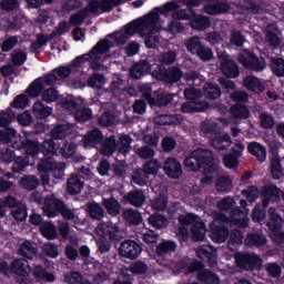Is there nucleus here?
<instances>
[{
    "instance_id": "nucleus-59",
    "label": "nucleus",
    "mask_w": 284,
    "mask_h": 284,
    "mask_svg": "<svg viewBox=\"0 0 284 284\" xmlns=\"http://www.w3.org/2000/svg\"><path fill=\"white\" fill-rule=\"evenodd\" d=\"M244 88L250 92L261 91V80L254 75H248L244 79L243 82Z\"/></svg>"
},
{
    "instance_id": "nucleus-46",
    "label": "nucleus",
    "mask_w": 284,
    "mask_h": 284,
    "mask_svg": "<svg viewBox=\"0 0 284 284\" xmlns=\"http://www.w3.org/2000/svg\"><path fill=\"white\" fill-rule=\"evenodd\" d=\"M230 112L234 119H250V109L245 104L236 103L231 106Z\"/></svg>"
},
{
    "instance_id": "nucleus-4",
    "label": "nucleus",
    "mask_w": 284,
    "mask_h": 284,
    "mask_svg": "<svg viewBox=\"0 0 284 284\" xmlns=\"http://www.w3.org/2000/svg\"><path fill=\"white\" fill-rule=\"evenodd\" d=\"M173 17L175 19H183L184 21H190V27L193 30H197L199 32H204V30H207L212 26V21L210 20V17L197 14L194 12V10H180L174 11Z\"/></svg>"
},
{
    "instance_id": "nucleus-25",
    "label": "nucleus",
    "mask_w": 284,
    "mask_h": 284,
    "mask_svg": "<svg viewBox=\"0 0 284 284\" xmlns=\"http://www.w3.org/2000/svg\"><path fill=\"white\" fill-rule=\"evenodd\" d=\"M88 4L91 14H99V10L101 12H112L114 10V6L110 0H90Z\"/></svg>"
},
{
    "instance_id": "nucleus-11",
    "label": "nucleus",
    "mask_w": 284,
    "mask_h": 284,
    "mask_svg": "<svg viewBox=\"0 0 284 284\" xmlns=\"http://www.w3.org/2000/svg\"><path fill=\"white\" fill-rule=\"evenodd\" d=\"M211 241L213 243H225L230 239V230L221 221H213L209 225Z\"/></svg>"
},
{
    "instance_id": "nucleus-47",
    "label": "nucleus",
    "mask_w": 284,
    "mask_h": 284,
    "mask_svg": "<svg viewBox=\"0 0 284 284\" xmlns=\"http://www.w3.org/2000/svg\"><path fill=\"white\" fill-rule=\"evenodd\" d=\"M158 125H181V115L164 114L156 118Z\"/></svg>"
},
{
    "instance_id": "nucleus-55",
    "label": "nucleus",
    "mask_w": 284,
    "mask_h": 284,
    "mask_svg": "<svg viewBox=\"0 0 284 284\" xmlns=\"http://www.w3.org/2000/svg\"><path fill=\"white\" fill-rule=\"evenodd\" d=\"M60 154L63 159H72L77 154V143L64 141L60 148Z\"/></svg>"
},
{
    "instance_id": "nucleus-12",
    "label": "nucleus",
    "mask_w": 284,
    "mask_h": 284,
    "mask_svg": "<svg viewBox=\"0 0 284 284\" xmlns=\"http://www.w3.org/2000/svg\"><path fill=\"white\" fill-rule=\"evenodd\" d=\"M197 258L206 263L209 267H216L219 265V252L214 246L202 245L196 250Z\"/></svg>"
},
{
    "instance_id": "nucleus-3",
    "label": "nucleus",
    "mask_w": 284,
    "mask_h": 284,
    "mask_svg": "<svg viewBox=\"0 0 284 284\" xmlns=\"http://www.w3.org/2000/svg\"><path fill=\"white\" fill-rule=\"evenodd\" d=\"M184 165L191 172H199V170H205L207 174H215L219 166L214 161V152L199 148L194 150L185 160Z\"/></svg>"
},
{
    "instance_id": "nucleus-35",
    "label": "nucleus",
    "mask_w": 284,
    "mask_h": 284,
    "mask_svg": "<svg viewBox=\"0 0 284 284\" xmlns=\"http://www.w3.org/2000/svg\"><path fill=\"white\" fill-rule=\"evenodd\" d=\"M232 7L227 2H215L204 7L206 14H227Z\"/></svg>"
},
{
    "instance_id": "nucleus-64",
    "label": "nucleus",
    "mask_w": 284,
    "mask_h": 284,
    "mask_svg": "<svg viewBox=\"0 0 284 284\" xmlns=\"http://www.w3.org/2000/svg\"><path fill=\"white\" fill-rule=\"evenodd\" d=\"M148 272V264L143 261H135L130 265V273L136 274L138 276H141V274H145Z\"/></svg>"
},
{
    "instance_id": "nucleus-52",
    "label": "nucleus",
    "mask_w": 284,
    "mask_h": 284,
    "mask_svg": "<svg viewBox=\"0 0 284 284\" xmlns=\"http://www.w3.org/2000/svg\"><path fill=\"white\" fill-rule=\"evenodd\" d=\"M271 176L274 181H278L283 176V164L278 158L271 160Z\"/></svg>"
},
{
    "instance_id": "nucleus-14",
    "label": "nucleus",
    "mask_w": 284,
    "mask_h": 284,
    "mask_svg": "<svg viewBox=\"0 0 284 284\" xmlns=\"http://www.w3.org/2000/svg\"><path fill=\"white\" fill-rule=\"evenodd\" d=\"M63 200H60L54 195H47L42 205V210L49 219H54L55 216H59V211L61 210Z\"/></svg>"
},
{
    "instance_id": "nucleus-28",
    "label": "nucleus",
    "mask_w": 284,
    "mask_h": 284,
    "mask_svg": "<svg viewBox=\"0 0 284 284\" xmlns=\"http://www.w3.org/2000/svg\"><path fill=\"white\" fill-rule=\"evenodd\" d=\"M203 93L205 99H209V101H216V99H221V94H223V91H221V87L214 82H206L203 85Z\"/></svg>"
},
{
    "instance_id": "nucleus-37",
    "label": "nucleus",
    "mask_w": 284,
    "mask_h": 284,
    "mask_svg": "<svg viewBox=\"0 0 284 284\" xmlns=\"http://www.w3.org/2000/svg\"><path fill=\"white\" fill-rule=\"evenodd\" d=\"M89 14H92L90 10V4H87L83 9H80L77 13H73L69 21L71 26H83V21L88 19Z\"/></svg>"
},
{
    "instance_id": "nucleus-48",
    "label": "nucleus",
    "mask_w": 284,
    "mask_h": 284,
    "mask_svg": "<svg viewBox=\"0 0 284 284\" xmlns=\"http://www.w3.org/2000/svg\"><path fill=\"white\" fill-rule=\"evenodd\" d=\"M40 181L37 175H26L24 178L20 179V185L23 187V190H29V192H32V190H37L39 187Z\"/></svg>"
},
{
    "instance_id": "nucleus-32",
    "label": "nucleus",
    "mask_w": 284,
    "mask_h": 284,
    "mask_svg": "<svg viewBox=\"0 0 284 284\" xmlns=\"http://www.w3.org/2000/svg\"><path fill=\"white\" fill-rule=\"evenodd\" d=\"M38 252L39 250L31 241H24L22 244H20V247L18 250V254H20V256H23L24 258H29V261H32V258L37 256Z\"/></svg>"
},
{
    "instance_id": "nucleus-61",
    "label": "nucleus",
    "mask_w": 284,
    "mask_h": 284,
    "mask_svg": "<svg viewBox=\"0 0 284 284\" xmlns=\"http://www.w3.org/2000/svg\"><path fill=\"white\" fill-rule=\"evenodd\" d=\"M120 146L119 152L120 154H128L130 150H132V136L130 134H123L119 138Z\"/></svg>"
},
{
    "instance_id": "nucleus-19",
    "label": "nucleus",
    "mask_w": 284,
    "mask_h": 284,
    "mask_svg": "<svg viewBox=\"0 0 284 284\" xmlns=\"http://www.w3.org/2000/svg\"><path fill=\"white\" fill-rule=\"evenodd\" d=\"M207 110H210V104L199 100H189L181 105V112H183L184 114H196L199 112H205Z\"/></svg>"
},
{
    "instance_id": "nucleus-56",
    "label": "nucleus",
    "mask_w": 284,
    "mask_h": 284,
    "mask_svg": "<svg viewBox=\"0 0 284 284\" xmlns=\"http://www.w3.org/2000/svg\"><path fill=\"white\" fill-rule=\"evenodd\" d=\"M142 170L148 175L156 174L161 170V161L156 159L149 160L144 162Z\"/></svg>"
},
{
    "instance_id": "nucleus-26",
    "label": "nucleus",
    "mask_w": 284,
    "mask_h": 284,
    "mask_svg": "<svg viewBox=\"0 0 284 284\" xmlns=\"http://www.w3.org/2000/svg\"><path fill=\"white\" fill-rule=\"evenodd\" d=\"M112 50V41L108 38H104L95 43L92 49L89 51L90 54L97 59V57H103V54H108V52Z\"/></svg>"
},
{
    "instance_id": "nucleus-29",
    "label": "nucleus",
    "mask_w": 284,
    "mask_h": 284,
    "mask_svg": "<svg viewBox=\"0 0 284 284\" xmlns=\"http://www.w3.org/2000/svg\"><path fill=\"white\" fill-rule=\"evenodd\" d=\"M196 281L202 284H219L221 283V277L216 275V273L212 272L210 268H202L200 274H196Z\"/></svg>"
},
{
    "instance_id": "nucleus-58",
    "label": "nucleus",
    "mask_w": 284,
    "mask_h": 284,
    "mask_svg": "<svg viewBox=\"0 0 284 284\" xmlns=\"http://www.w3.org/2000/svg\"><path fill=\"white\" fill-rule=\"evenodd\" d=\"M17 119V113L8 108L6 111L0 112V128H8L12 121Z\"/></svg>"
},
{
    "instance_id": "nucleus-45",
    "label": "nucleus",
    "mask_w": 284,
    "mask_h": 284,
    "mask_svg": "<svg viewBox=\"0 0 284 284\" xmlns=\"http://www.w3.org/2000/svg\"><path fill=\"white\" fill-rule=\"evenodd\" d=\"M40 233L48 241H54L57 239V226L52 224V222H43L40 225Z\"/></svg>"
},
{
    "instance_id": "nucleus-53",
    "label": "nucleus",
    "mask_w": 284,
    "mask_h": 284,
    "mask_svg": "<svg viewBox=\"0 0 284 284\" xmlns=\"http://www.w3.org/2000/svg\"><path fill=\"white\" fill-rule=\"evenodd\" d=\"M33 276L40 278V281H45L47 283H54V274L47 272L43 266H36L33 270Z\"/></svg>"
},
{
    "instance_id": "nucleus-39",
    "label": "nucleus",
    "mask_w": 284,
    "mask_h": 284,
    "mask_svg": "<svg viewBox=\"0 0 284 284\" xmlns=\"http://www.w3.org/2000/svg\"><path fill=\"white\" fill-rule=\"evenodd\" d=\"M205 232H207V230L205 229V223L203 222H196L191 226V236L195 243L205 241Z\"/></svg>"
},
{
    "instance_id": "nucleus-33",
    "label": "nucleus",
    "mask_w": 284,
    "mask_h": 284,
    "mask_svg": "<svg viewBox=\"0 0 284 284\" xmlns=\"http://www.w3.org/2000/svg\"><path fill=\"white\" fill-rule=\"evenodd\" d=\"M268 216V230H271V232H280L281 227H283V217H281V214L276 212V209H270Z\"/></svg>"
},
{
    "instance_id": "nucleus-9",
    "label": "nucleus",
    "mask_w": 284,
    "mask_h": 284,
    "mask_svg": "<svg viewBox=\"0 0 284 284\" xmlns=\"http://www.w3.org/2000/svg\"><path fill=\"white\" fill-rule=\"evenodd\" d=\"M239 61L246 70H252L253 72H263L265 68V62H262L258 55L250 50H245L240 55Z\"/></svg>"
},
{
    "instance_id": "nucleus-42",
    "label": "nucleus",
    "mask_w": 284,
    "mask_h": 284,
    "mask_svg": "<svg viewBox=\"0 0 284 284\" xmlns=\"http://www.w3.org/2000/svg\"><path fill=\"white\" fill-rule=\"evenodd\" d=\"M32 112L36 119H48L52 114V108L45 106L41 101H37L33 104Z\"/></svg>"
},
{
    "instance_id": "nucleus-24",
    "label": "nucleus",
    "mask_w": 284,
    "mask_h": 284,
    "mask_svg": "<svg viewBox=\"0 0 284 284\" xmlns=\"http://www.w3.org/2000/svg\"><path fill=\"white\" fill-rule=\"evenodd\" d=\"M83 185V176L72 174L67 182V192L68 194H71V196H77V194H81Z\"/></svg>"
},
{
    "instance_id": "nucleus-50",
    "label": "nucleus",
    "mask_w": 284,
    "mask_h": 284,
    "mask_svg": "<svg viewBox=\"0 0 284 284\" xmlns=\"http://www.w3.org/2000/svg\"><path fill=\"white\" fill-rule=\"evenodd\" d=\"M88 212L94 221H101V219L105 216V210H103V206L97 202H92L88 205Z\"/></svg>"
},
{
    "instance_id": "nucleus-62",
    "label": "nucleus",
    "mask_w": 284,
    "mask_h": 284,
    "mask_svg": "<svg viewBox=\"0 0 284 284\" xmlns=\"http://www.w3.org/2000/svg\"><path fill=\"white\" fill-rule=\"evenodd\" d=\"M275 123L276 122H274V116H272L270 113L262 112L260 114V125L262 130H272Z\"/></svg>"
},
{
    "instance_id": "nucleus-60",
    "label": "nucleus",
    "mask_w": 284,
    "mask_h": 284,
    "mask_svg": "<svg viewBox=\"0 0 284 284\" xmlns=\"http://www.w3.org/2000/svg\"><path fill=\"white\" fill-rule=\"evenodd\" d=\"M74 119L78 123H85L92 119V109L82 108L74 112Z\"/></svg>"
},
{
    "instance_id": "nucleus-21",
    "label": "nucleus",
    "mask_w": 284,
    "mask_h": 284,
    "mask_svg": "<svg viewBox=\"0 0 284 284\" xmlns=\"http://www.w3.org/2000/svg\"><path fill=\"white\" fill-rule=\"evenodd\" d=\"M247 152L252 156H255L260 163H265L267 160V148L256 141L250 142L247 144Z\"/></svg>"
},
{
    "instance_id": "nucleus-18",
    "label": "nucleus",
    "mask_w": 284,
    "mask_h": 284,
    "mask_svg": "<svg viewBox=\"0 0 284 284\" xmlns=\"http://www.w3.org/2000/svg\"><path fill=\"white\" fill-rule=\"evenodd\" d=\"M101 143H103V131L99 128L91 129L83 135L84 148H97Z\"/></svg>"
},
{
    "instance_id": "nucleus-57",
    "label": "nucleus",
    "mask_w": 284,
    "mask_h": 284,
    "mask_svg": "<svg viewBox=\"0 0 284 284\" xmlns=\"http://www.w3.org/2000/svg\"><path fill=\"white\" fill-rule=\"evenodd\" d=\"M123 216L128 223H131V225H140L141 221H143L141 213L132 209L124 211Z\"/></svg>"
},
{
    "instance_id": "nucleus-49",
    "label": "nucleus",
    "mask_w": 284,
    "mask_h": 284,
    "mask_svg": "<svg viewBox=\"0 0 284 284\" xmlns=\"http://www.w3.org/2000/svg\"><path fill=\"white\" fill-rule=\"evenodd\" d=\"M11 216L14 219V221L23 223V221L28 219V205H26V203L22 202L13 210H11Z\"/></svg>"
},
{
    "instance_id": "nucleus-34",
    "label": "nucleus",
    "mask_w": 284,
    "mask_h": 284,
    "mask_svg": "<svg viewBox=\"0 0 284 284\" xmlns=\"http://www.w3.org/2000/svg\"><path fill=\"white\" fill-rule=\"evenodd\" d=\"M148 223L151 227H154V230H165L170 224L168 217L161 213L151 214L148 219Z\"/></svg>"
},
{
    "instance_id": "nucleus-54",
    "label": "nucleus",
    "mask_w": 284,
    "mask_h": 284,
    "mask_svg": "<svg viewBox=\"0 0 284 284\" xmlns=\"http://www.w3.org/2000/svg\"><path fill=\"white\" fill-rule=\"evenodd\" d=\"M19 139L17 136V130L6 126L4 130H0V141L1 143H13Z\"/></svg>"
},
{
    "instance_id": "nucleus-17",
    "label": "nucleus",
    "mask_w": 284,
    "mask_h": 284,
    "mask_svg": "<svg viewBox=\"0 0 284 284\" xmlns=\"http://www.w3.org/2000/svg\"><path fill=\"white\" fill-rule=\"evenodd\" d=\"M163 170L169 179H179L183 174V168L176 158H168L164 161Z\"/></svg>"
},
{
    "instance_id": "nucleus-36",
    "label": "nucleus",
    "mask_w": 284,
    "mask_h": 284,
    "mask_svg": "<svg viewBox=\"0 0 284 284\" xmlns=\"http://www.w3.org/2000/svg\"><path fill=\"white\" fill-rule=\"evenodd\" d=\"M126 201L133 207H141L145 203V192L143 190L130 191L126 195Z\"/></svg>"
},
{
    "instance_id": "nucleus-6",
    "label": "nucleus",
    "mask_w": 284,
    "mask_h": 284,
    "mask_svg": "<svg viewBox=\"0 0 284 284\" xmlns=\"http://www.w3.org/2000/svg\"><path fill=\"white\" fill-rule=\"evenodd\" d=\"M12 148L16 150H23L26 152L23 155L29 159L30 156L37 159L40 152L43 154V144L39 143L37 140H30L28 134H24V136L19 135L18 139L12 142Z\"/></svg>"
},
{
    "instance_id": "nucleus-1",
    "label": "nucleus",
    "mask_w": 284,
    "mask_h": 284,
    "mask_svg": "<svg viewBox=\"0 0 284 284\" xmlns=\"http://www.w3.org/2000/svg\"><path fill=\"white\" fill-rule=\"evenodd\" d=\"M176 10H179V3L174 0L164 3L162 7H156L146 16L128 23L125 26L124 33L128 37H132L138 32L140 37L145 38V34L156 30V23L161 21V14L163 17H168L170 12H176Z\"/></svg>"
},
{
    "instance_id": "nucleus-15",
    "label": "nucleus",
    "mask_w": 284,
    "mask_h": 284,
    "mask_svg": "<svg viewBox=\"0 0 284 284\" xmlns=\"http://www.w3.org/2000/svg\"><path fill=\"white\" fill-rule=\"evenodd\" d=\"M178 267L185 276H190V274H200L205 264L199 260H181L178 263Z\"/></svg>"
},
{
    "instance_id": "nucleus-7",
    "label": "nucleus",
    "mask_w": 284,
    "mask_h": 284,
    "mask_svg": "<svg viewBox=\"0 0 284 284\" xmlns=\"http://www.w3.org/2000/svg\"><path fill=\"white\" fill-rule=\"evenodd\" d=\"M241 206L234 207L229 216L230 223L233 225H236V227H241L242 230H245V227H248L250 225V219H247V201L241 200L240 201Z\"/></svg>"
},
{
    "instance_id": "nucleus-23",
    "label": "nucleus",
    "mask_w": 284,
    "mask_h": 284,
    "mask_svg": "<svg viewBox=\"0 0 284 284\" xmlns=\"http://www.w3.org/2000/svg\"><path fill=\"white\" fill-rule=\"evenodd\" d=\"M119 144L116 143V135L103 138L100 143V152L103 156H112L116 152Z\"/></svg>"
},
{
    "instance_id": "nucleus-2",
    "label": "nucleus",
    "mask_w": 284,
    "mask_h": 284,
    "mask_svg": "<svg viewBox=\"0 0 284 284\" xmlns=\"http://www.w3.org/2000/svg\"><path fill=\"white\" fill-rule=\"evenodd\" d=\"M59 152V145L54 140H44L42 143L43 158L38 163V172L40 174H53L54 179H63L65 165L57 162L54 158Z\"/></svg>"
},
{
    "instance_id": "nucleus-22",
    "label": "nucleus",
    "mask_w": 284,
    "mask_h": 284,
    "mask_svg": "<svg viewBox=\"0 0 284 284\" xmlns=\"http://www.w3.org/2000/svg\"><path fill=\"white\" fill-rule=\"evenodd\" d=\"M11 272L21 278H28L30 264L26 258H17L11 263Z\"/></svg>"
},
{
    "instance_id": "nucleus-30",
    "label": "nucleus",
    "mask_w": 284,
    "mask_h": 284,
    "mask_svg": "<svg viewBox=\"0 0 284 284\" xmlns=\"http://www.w3.org/2000/svg\"><path fill=\"white\" fill-rule=\"evenodd\" d=\"M245 245L250 247H265L267 237L263 233H248L245 239Z\"/></svg>"
},
{
    "instance_id": "nucleus-16",
    "label": "nucleus",
    "mask_w": 284,
    "mask_h": 284,
    "mask_svg": "<svg viewBox=\"0 0 284 284\" xmlns=\"http://www.w3.org/2000/svg\"><path fill=\"white\" fill-rule=\"evenodd\" d=\"M281 199V189L275 184H265L262 189V205L268 207L271 201Z\"/></svg>"
},
{
    "instance_id": "nucleus-51",
    "label": "nucleus",
    "mask_w": 284,
    "mask_h": 284,
    "mask_svg": "<svg viewBox=\"0 0 284 284\" xmlns=\"http://www.w3.org/2000/svg\"><path fill=\"white\" fill-rule=\"evenodd\" d=\"M270 68L275 77H284V59L283 58H271Z\"/></svg>"
},
{
    "instance_id": "nucleus-10",
    "label": "nucleus",
    "mask_w": 284,
    "mask_h": 284,
    "mask_svg": "<svg viewBox=\"0 0 284 284\" xmlns=\"http://www.w3.org/2000/svg\"><path fill=\"white\" fill-rule=\"evenodd\" d=\"M142 252L143 246L134 240H126L122 242L119 248V254L124 258H130V261L139 258Z\"/></svg>"
},
{
    "instance_id": "nucleus-41",
    "label": "nucleus",
    "mask_w": 284,
    "mask_h": 284,
    "mask_svg": "<svg viewBox=\"0 0 284 284\" xmlns=\"http://www.w3.org/2000/svg\"><path fill=\"white\" fill-rule=\"evenodd\" d=\"M43 90H45V85L43 84V79L34 80L28 88L27 94L31 99H37L43 94Z\"/></svg>"
},
{
    "instance_id": "nucleus-44",
    "label": "nucleus",
    "mask_w": 284,
    "mask_h": 284,
    "mask_svg": "<svg viewBox=\"0 0 284 284\" xmlns=\"http://www.w3.org/2000/svg\"><path fill=\"white\" fill-rule=\"evenodd\" d=\"M232 178H230L229 175L220 176L215 181V190L217 192H224L225 194H227L229 192H232Z\"/></svg>"
},
{
    "instance_id": "nucleus-38",
    "label": "nucleus",
    "mask_w": 284,
    "mask_h": 284,
    "mask_svg": "<svg viewBox=\"0 0 284 284\" xmlns=\"http://www.w3.org/2000/svg\"><path fill=\"white\" fill-rule=\"evenodd\" d=\"M70 134V126L68 124H58L51 130V139L49 141H63Z\"/></svg>"
},
{
    "instance_id": "nucleus-8",
    "label": "nucleus",
    "mask_w": 284,
    "mask_h": 284,
    "mask_svg": "<svg viewBox=\"0 0 284 284\" xmlns=\"http://www.w3.org/2000/svg\"><path fill=\"white\" fill-rule=\"evenodd\" d=\"M221 65V72L226 79H239L241 70L236 61L230 58L227 53H220L217 55Z\"/></svg>"
},
{
    "instance_id": "nucleus-31",
    "label": "nucleus",
    "mask_w": 284,
    "mask_h": 284,
    "mask_svg": "<svg viewBox=\"0 0 284 284\" xmlns=\"http://www.w3.org/2000/svg\"><path fill=\"white\" fill-rule=\"evenodd\" d=\"M102 205L110 216H119L121 214V203L114 196L103 199Z\"/></svg>"
},
{
    "instance_id": "nucleus-43",
    "label": "nucleus",
    "mask_w": 284,
    "mask_h": 284,
    "mask_svg": "<svg viewBox=\"0 0 284 284\" xmlns=\"http://www.w3.org/2000/svg\"><path fill=\"white\" fill-rule=\"evenodd\" d=\"M30 165V158L28 155H20L13 160L12 172L13 174H21Z\"/></svg>"
},
{
    "instance_id": "nucleus-27",
    "label": "nucleus",
    "mask_w": 284,
    "mask_h": 284,
    "mask_svg": "<svg viewBox=\"0 0 284 284\" xmlns=\"http://www.w3.org/2000/svg\"><path fill=\"white\" fill-rule=\"evenodd\" d=\"M211 145L214 148V150H217L219 152H223L232 145V136L230 134L224 133L221 135H216L211 139Z\"/></svg>"
},
{
    "instance_id": "nucleus-5",
    "label": "nucleus",
    "mask_w": 284,
    "mask_h": 284,
    "mask_svg": "<svg viewBox=\"0 0 284 284\" xmlns=\"http://www.w3.org/2000/svg\"><path fill=\"white\" fill-rule=\"evenodd\" d=\"M153 77L156 81H162L165 85H174L183 79V70L179 67H169L160 64L158 69L153 71Z\"/></svg>"
},
{
    "instance_id": "nucleus-20",
    "label": "nucleus",
    "mask_w": 284,
    "mask_h": 284,
    "mask_svg": "<svg viewBox=\"0 0 284 284\" xmlns=\"http://www.w3.org/2000/svg\"><path fill=\"white\" fill-rule=\"evenodd\" d=\"M150 70H152L150 62H148V60H140L130 68L129 74L131 79L139 80L143 79L145 74H150Z\"/></svg>"
},
{
    "instance_id": "nucleus-63",
    "label": "nucleus",
    "mask_w": 284,
    "mask_h": 284,
    "mask_svg": "<svg viewBox=\"0 0 284 284\" xmlns=\"http://www.w3.org/2000/svg\"><path fill=\"white\" fill-rule=\"evenodd\" d=\"M243 239H245V233L239 229H234L230 233L229 245H243Z\"/></svg>"
},
{
    "instance_id": "nucleus-40",
    "label": "nucleus",
    "mask_w": 284,
    "mask_h": 284,
    "mask_svg": "<svg viewBox=\"0 0 284 284\" xmlns=\"http://www.w3.org/2000/svg\"><path fill=\"white\" fill-rule=\"evenodd\" d=\"M158 256H168L172 252H176V242L172 240L162 241L155 248Z\"/></svg>"
},
{
    "instance_id": "nucleus-13",
    "label": "nucleus",
    "mask_w": 284,
    "mask_h": 284,
    "mask_svg": "<svg viewBox=\"0 0 284 284\" xmlns=\"http://www.w3.org/2000/svg\"><path fill=\"white\" fill-rule=\"evenodd\" d=\"M237 266L244 272H254V270H258L261 267V257L254 254H241L236 257Z\"/></svg>"
}]
</instances>
